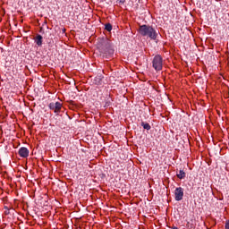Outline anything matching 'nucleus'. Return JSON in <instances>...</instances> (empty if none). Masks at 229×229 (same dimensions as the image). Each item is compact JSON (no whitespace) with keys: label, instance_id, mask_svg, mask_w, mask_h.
Listing matches in <instances>:
<instances>
[{"label":"nucleus","instance_id":"obj_3","mask_svg":"<svg viewBox=\"0 0 229 229\" xmlns=\"http://www.w3.org/2000/svg\"><path fill=\"white\" fill-rule=\"evenodd\" d=\"M152 67L155 69V71H160L163 67V59L162 55H157L153 58L152 61Z\"/></svg>","mask_w":229,"mask_h":229},{"label":"nucleus","instance_id":"obj_12","mask_svg":"<svg viewBox=\"0 0 229 229\" xmlns=\"http://www.w3.org/2000/svg\"><path fill=\"white\" fill-rule=\"evenodd\" d=\"M225 229H229V220H227L225 223Z\"/></svg>","mask_w":229,"mask_h":229},{"label":"nucleus","instance_id":"obj_4","mask_svg":"<svg viewBox=\"0 0 229 229\" xmlns=\"http://www.w3.org/2000/svg\"><path fill=\"white\" fill-rule=\"evenodd\" d=\"M50 110H54L55 114H58L62 110V103L60 102H52L48 105Z\"/></svg>","mask_w":229,"mask_h":229},{"label":"nucleus","instance_id":"obj_6","mask_svg":"<svg viewBox=\"0 0 229 229\" xmlns=\"http://www.w3.org/2000/svg\"><path fill=\"white\" fill-rule=\"evenodd\" d=\"M19 155L21 158H28V157H30V150H28L26 147H21L19 149Z\"/></svg>","mask_w":229,"mask_h":229},{"label":"nucleus","instance_id":"obj_11","mask_svg":"<svg viewBox=\"0 0 229 229\" xmlns=\"http://www.w3.org/2000/svg\"><path fill=\"white\" fill-rule=\"evenodd\" d=\"M105 30H106V31H112V24L106 23V24L105 25Z\"/></svg>","mask_w":229,"mask_h":229},{"label":"nucleus","instance_id":"obj_5","mask_svg":"<svg viewBox=\"0 0 229 229\" xmlns=\"http://www.w3.org/2000/svg\"><path fill=\"white\" fill-rule=\"evenodd\" d=\"M175 201H182L183 199V188L179 187L174 191Z\"/></svg>","mask_w":229,"mask_h":229},{"label":"nucleus","instance_id":"obj_13","mask_svg":"<svg viewBox=\"0 0 229 229\" xmlns=\"http://www.w3.org/2000/svg\"><path fill=\"white\" fill-rule=\"evenodd\" d=\"M6 216H8V214H10V208H7V210L5 211Z\"/></svg>","mask_w":229,"mask_h":229},{"label":"nucleus","instance_id":"obj_15","mask_svg":"<svg viewBox=\"0 0 229 229\" xmlns=\"http://www.w3.org/2000/svg\"><path fill=\"white\" fill-rule=\"evenodd\" d=\"M4 208H5V210H8V207L5 206Z\"/></svg>","mask_w":229,"mask_h":229},{"label":"nucleus","instance_id":"obj_1","mask_svg":"<svg viewBox=\"0 0 229 229\" xmlns=\"http://www.w3.org/2000/svg\"><path fill=\"white\" fill-rule=\"evenodd\" d=\"M98 49L104 56H112L114 55V47L112 42L108 38H100L98 42Z\"/></svg>","mask_w":229,"mask_h":229},{"label":"nucleus","instance_id":"obj_9","mask_svg":"<svg viewBox=\"0 0 229 229\" xmlns=\"http://www.w3.org/2000/svg\"><path fill=\"white\" fill-rule=\"evenodd\" d=\"M177 178H179V180H183V178H185V172L183 170H180L177 174Z\"/></svg>","mask_w":229,"mask_h":229},{"label":"nucleus","instance_id":"obj_7","mask_svg":"<svg viewBox=\"0 0 229 229\" xmlns=\"http://www.w3.org/2000/svg\"><path fill=\"white\" fill-rule=\"evenodd\" d=\"M95 85H102L103 84V75H98L94 79Z\"/></svg>","mask_w":229,"mask_h":229},{"label":"nucleus","instance_id":"obj_8","mask_svg":"<svg viewBox=\"0 0 229 229\" xmlns=\"http://www.w3.org/2000/svg\"><path fill=\"white\" fill-rule=\"evenodd\" d=\"M35 42H36L37 46H38V47L42 46V36L41 35H38L35 38Z\"/></svg>","mask_w":229,"mask_h":229},{"label":"nucleus","instance_id":"obj_2","mask_svg":"<svg viewBox=\"0 0 229 229\" xmlns=\"http://www.w3.org/2000/svg\"><path fill=\"white\" fill-rule=\"evenodd\" d=\"M140 34L142 37H148L150 40H157V37H158V32L149 25L140 26Z\"/></svg>","mask_w":229,"mask_h":229},{"label":"nucleus","instance_id":"obj_10","mask_svg":"<svg viewBox=\"0 0 229 229\" xmlns=\"http://www.w3.org/2000/svg\"><path fill=\"white\" fill-rule=\"evenodd\" d=\"M141 126L144 128V130H151V125H149L148 123L141 122Z\"/></svg>","mask_w":229,"mask_h":229},{"label":"nucleus","instance_id":"obj_14","mask_svg":"<svg viewBox=\"0 0 229 229\" xmlns=\"http://www.w3.org/2000/svg\"><path fill=\"white\" fill-rule=\"evenodd\" d=\"M125 0H120V3L124 4Z\"/></svg>","mask_w":229,"mask_h":229}]
</instances>
